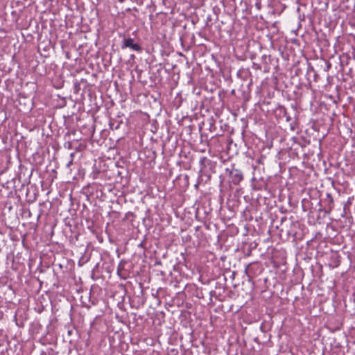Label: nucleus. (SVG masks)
Instances as JSON below:
<instances>
[{
	"mask_svg": "<svg viewBox=\"0 0 355 355\" xmlns=\"http://www.w3.org/2000/svg\"><path fill=\"white\" fill-rule=\"evenodd\" d=\"M226 171L229 173L231 182L235 185L239 184L243 178V173L239 169L232 168H227Z\"/></svg>",
	"mask_w": 355,
	"mask_h": 355,
	"instance_id": "1",
	"label": "nucleus"
},
{
	"mask_svg": "<svg viewBox=\"0 0 355 355\" xmlns=\"http://www.w3.org/2000/svg\"><path fill=\"white\" fill-rule=\"evenodd\" d=\"M122 49L125 48H130L133 51L141 52V47L138 44L134 43V40L132 38H124L123 40V44L121 46Z\"/></svg>",
	"mask_w": 355,
	"mask_h": 355,
	"instance_id": "2",
	"label": "nucleus"
},
{
	"mask_svg": "<svg viewBox=\"0 0 355 355\" xmlns=\"http://www.w3.org/2000/svg\"><path fill=\"white\" fill-rule=\"evenodd\" d=\"M325 201L327 202V208L328 211H331L334 208V198L330 193H327Z\"/></svg>",
	"mask_w": 355,
	"mask_h": 355,
	"instance_id": "3",
	"label": "nucleus"
},
{
	"mask_svg": "<svg viewBox=\"0 0 355 355\" xmlns=\"http://www.w3.org/2000/svg\"><path fill=\"white\" fill-rule=\"evenodd\" d=\"M207 160V157H200V164H204V162Z\"/></svg>",
	"mask_w": 355,
	"mask_h": 355,
	"instance_id": "4",
	"label": "nucleus"
},
{
	"mask_svg": "<svg viewBox=\"0 0 355 355\" xmlns=\"http://www.w3.org/2000/svg\"><path fill=\"white\" fill-rule=\"evenodd\" d=\"M64 147L70 149L71 148V144L70 141H68L64 144Z\"/></svg>",
	"mask_w": 355,
	"mask_h": 355,
	"instance_id": "5",
	"label": "nucleus"
},
{
	"mask_svg": "<svg viewBox=\"0 0 355 355\" xmlns=\"http://www.w3.org/2000/svg\"><path fill=\"white\" fill-rule=\"evenodd\" d=\"M339 265H340V261H337L336 264V267L338 266Z\"/></svg>",
	"mask_w": 355,
	"mask_h": 355,
	"instance_id": "6",
	"label": "nucleus"
},
{
	"mask_svg": "<svg viewBox=\"0 0 355 355\" xmlns=\"http://www.w3.org/2000/svg\"><path fill=\"white\" fill-rule=\"evenodd\" d=\"M71 162H72V159L69 162V163H68L67 166H69V165L71 164Z\"/></svg>",
	"mask_w": 355,
	"mask_h": 355,
	"instance_id": "7",
	"label": "nucleus"
}]
</instances>
